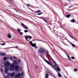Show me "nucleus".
<instances>
[{"instance_id":"nucleus-8","label":"nucleus","mask_w":78,"mask_h":78,"mask_svg":"<svg viewBox=\"0 0 78 78\" xmlns=\"http://www.w3.org/2000/svg\"><path fill=\"white\" fill-rule=\"evenodd\" d=\"M10 65V63L8 61H6L4 62V65L5 66H9Z\"/></svg>"},{"instance_id":"nucleus-17","label":"nucleus","mask_w":78,"mask_h":78,"mask_svg":"<svg viewBox=\"0 0 78 78\" xmlns=\"http://www.w3.org/2000/svg\"><path fill=\"white\" fill-rule=\"evenodd\" d=\"M71 22H75V20L74 19L72 20L71 21Z\"/></svg>"},{"instance_id":"nucleus-3","label":"nucleus","mask_w":78,"mask_h":78,"mask_svg":"<svg viewBox=\"0 0 78 78\" xmlns=\"http://www.w3.org/2000/svg\"><path fill=\"white\" fill-rule=\"evenodd\" d=\"M25 38V39L26 41H30V40L32 38V37L31 36H24Z\"/></svg>"},{"instance_id":"nucleus-22","label":"nucleus","mask_w":78,"mask_h":78,"mask_svg":"<svg viewBox=\"0 0 78 78\" xmlns=\"http://www.w3.org/2000/svg\"><path fill=\"white\" fill-rule=\"evenodd\" d=\"M41 10H39L38 11L35 12V13H37V12H41Z\"/></svg>"},{"instance_id":"nucleus-49","label":"nucleus","mask_w":78,"mask_h":78,"mask_svg":"<svg viewBox=\"0 0 78 78\" xmlns=\"http://www.w3.org/2000/svg\"><path fill=\"white\" fill-rule=\"evenodd\" d=\"M36 69H37V68L36 67Z\"/></svg>"},{"instance_id":"nucleus-28","label":"nucleus","mask_w":78,"mask_h":78,"mask_svg":"<svg viewBox=\"0 0 78 78\" xmlns=\"http://www.w3.org/2000/svg\"><path fill=\"white\" fill-rule=\"evenodd\" d=\"M5 78H10V77L9 76H7L5 77Z\"/></svg>"},{"instance_id":"nucleus-23","label":"nucleus","mask_w":78,"mask_h":78,"mask_svg":"<svg viewBox=\"0 0 78 78\" xmlns=\"http://www.w3.org/2000/svg\"><path fill=\"white\" fill-rule=\"evenodd\" d=\"M42 19V20H43L45 22L47 23H48V22H47V21H46V20H45L43 19Z\"/></svg>"},{"instance_id":"nucleus-34","label":"nucleus","mask_w":78,"mask_h":78,"mask_svg":"<svg viewBox=\"0 0 78 78\" xmlns=\"http://www.w3.org/2000/svg\"><path fill=\"white\" fill-rule=\"evenodd\" d=\"M27 6H29V7L31 6V5H30L28 4H27Z\"/></svg>"},{"instance_id":"nucleus-38","label":"nucleus","mask_w":78,"mask_h":78,"mask_svg":"<svg viewBox=\"0 0 78 78\" xmlns=\"http://www.w3.org/2000/svg\"><path fill=\"white\" fill-rule=\"evenodd\" d=\"M10 60H12V58L10 57Z\"/></svg>"},{"instance_id":"nucleus-32","label":"nucleus","mask_w":78,"mask_h":78,"mask_svg":"<svg viewBox=\"0 0 78 78\" xmlns=\"http://www.w3.org/2000/svg\"><path fill=\"white\" fill-rule=\"evenodd\" d=\"M42 13H43V12H42V13H38V15H41L42 14Z\"/></svg>"},{"instance_id":"nucleus-42","label":"nucleus","mask_w":78,"mask_h":78,"mask_svg":"<svg viewBox=\"0 0 78 78\" xmlns=\"http://www.w3.org/2000/svg\"><path fill=\"white\" fill-rule=\"evenodd\" d=\"M18 78H22V77H18Z\"/></svg>"},{"instance_id":"nucleus-11","label":"nucleus","mask_w":78,"mask_h":78,"mask_svg":"<svg viewBox=\"0 0 78 78\" xmlns=\"http://www.w3.org/2000/svg\"><path fill=\"white\" fill-rule=\"evenodd\" d=\"M21 23L23 27H25V29H28V27L26 26L25 25H24V24H23L22 23Z\"/></svg>"},{"instance_id":"nucleus-4","label":"nucleus","mask_w":78,"mask_h":78,"mask_svg":"<svg viewBox=\"0 0 78 78\" xmlns=\"http://www.w3.org/2000/svg\"><path fill=\"white\" fill-rule=\"evenodd\" d=\"M14 66L13 64H10V66H9V70H12L14 69Z\"/></svg>"},{"instance_id":"nucleus-48","label":"nucleus","mask_w":78,"mask_h":78,"mask_svg":"<svg viewBox=\"0 0 78 78\" xmlns=\"http://www.w3.org/2000/svg\"><path fill=\"white\" fill-rule=\"evenodd\" d=\"M69 59H70V60H71V58H69Z\"/></svg>"},{"instance_id":"nucleus-50","label":"nucleus","mask_w":78,"mask_h":78,"mask_svg":"<svg viewBox=\"0 0 78 78\" xmlns=\"http://www.w3.org/2000/svg\"><path fill=\"white\" fill-rule=\"evenodd\" d=\"M10 0L11 1H12V0Z\"/></svg>"},{"instance_id":"nucleus-24","label":"nucleus","mask_w":78,"mask_h":78,"mask_svg":"<svg viewBox=\"0 0 78 78\" xmlns=\"http://www.w3.org/2000/svg\"><path fill=\"white\" fill-rule=\"evenodd\" d=\"M24 33H27V32H28V31L27 30H25L24 31Z\"/></svg>"},{"instance_id":"nucleus-5","label":"nucleus","mask_w":78,"mask_h":78,"mask_svg":"<svg viewBox=\"0 0 78 78\" xmlns=\"http://www.w3.org/2000/svg\"><path fill=\"white\" fill-rule=\"evenodd\" d=\"M22 69V67H19L18 66H15V70L16 71H18L19 70V69H20V70H21V69Z\"/></svg>"},{"instance_id":"nucleus-2","label":"nucleus","mask_w":78,"mask_h":78,"mask_svg":"<svg viewBox=\"0 0 78 78\" xmlns=\"http://www.w3.org/2000/svg\"><path fill=\"white\" fill-rule=\"evenodd\" d=\"M51 64L52 67H57V65L56 62L52 58V62Z\"/></svg>"},{"instance_id":"nucleus-14","label":"nucleus","mask_w":78,"mask_h":78,"mask_svg":"<svg viewBox=\"0 0 78 78\" xmlns=\"http://www.w3.org/2000/svg\"><path fill=\"white\" fill-rule=\"evenodd\" d=\"M7 36L9 38H11V35H10V34H8Z\"/></svg>"},{"instance_id":"nucleus-40","label":"nucleus","mask_w":78,"mask_h":78,"mask_svg":"<svg viewBox=\"0 0 78 78\" xmlns=\"http://www.w3.org/2000/svg\"><path fill=\"white\" fill-rule=\"evenodd\" d=\"M48 20V19L47 18V20H46V21H47V20Z\"/></svg>"},{"instance_id":"nucleus-47","label":"nucleus","mask_w":78,"mask_h":78,"mask_svg":"<svg viewBox=\"0 0 78 78\" xmlns=\"http://www.w3.org/2000/svg\"><path fill=\"white\" fill-rule=\"evenodd\" d=\"M38 18H39L40 19H41V18L39 17H38Z\"/></svg>"},{"instance_id":"nucleus-44","label":"nucleus","mask_w":78,"mask_h":78,"mask_svg":"<svg viewBox=\"0 0 78 78\" xmlns=\"http://www.w3.org/2000/svg\"><path fill=\"white\" fill-rule=\"evenodd\" d=\"M69 36H70V37H72V36H71V35H69Z\"/></svg>"},{"instance_id":"nucleus-29","label":"nucleus","mask_w":78,"mask_h":78,"mask_svg":"<svg viewBox=\"0 0 78 78\" xmlns=\"http://www.w3.org/2000/svg\"><path fill=\"white\" fill-rule=\"evenodd\" d=\"M4 61H6V57H5L4 58Z\"/></svg>"},{"instance_id":"nucleus-19","label":"nucleus","mask_w":78,"mask_h":78,"mask_svg":"<svg viewBox=\"0 0 78 78\" xmlns=\"http://www.w3.org/2000/svg\"><path fill=\"white\" fill-rule=\"evenodd\" d=\"M8 70V67H6L5 69V72H7Z\"/></svg>"},{"instance_id":"nucleus-41","label":"nucleus","mask_w":78,"mask_h":78,"mask_svg":"<svg viewBox=\"0 0 78 78\" xmlns=\"http://www.w3.org/2000/svg\"><path fill=\"white\" fill-rule=\"evenodd\" d=\"M18 61L19 62H20V60H19Z\"/></svg>"},{"instance_id":"nucleus-12","label":"nucleus","mask_w":78,"mask_h":78,"mask_svg":"<svg viewBox=\"0 0 78 78\" xmlns=\"http://www.w3.org/2000/svg\"><path fill=\"white\" fill-rule=\"evenodd\" d=\"M17 64H18V63L17 61L16 60H14L13 61V64H14L15 66L16 65H17Z\"/></svg>"},{"instance_id":"nucleus-45","label":"nucleus","mask_w":78,"mask_h":78,"mask_svg":"<svg viewBox=\"0 0 78 78\" xmlns=\"http://www.w3.org/2000/svg\"><path fill=\"white\" fill-rule=\"evenodd\" d=\"M72 6H70V8L71 7H72Z\"/></svg>"},{"instance_id":"nucleus-37","label":"nucleus","mask_w":78,"mask_h":78,"mask_svg":"<svg viewBox=\"0 0 78 78\" xmlns=\"http://www.w3.org/2000/svg\"><path fill=\"white\" fill-rule=\"evenodd\" d=\"M69 42H70V44H71V45H72V44H73L72 43V42H70V41H69Z\"/></svg>"},{"instance_id":"nucleus-39","label":"nucleus","mask_w":78,"mask_h":78,"mask_svg":"<svg viewBox=\"0 0 78 78\" xmlns=\"http://www.w3.org/2000/svg\"><path fill=\"white\" fill-rule=\"evenodd\" d=\"M13 58H14V59H16V57H13Z\"/></svg>"},{"instance_id":"nucleus-46","label":"nucleus","mask_w":78,"mask_h":78,"mask_svg":"<svg viewBox=\"0 0 78 78\" xmlns=\"http://www.w3.org/2000/svg\"><path fill=\"white\" fill-rule=\"evenodd\" d=\"M68 57L69 58H69H70V57Z\"/></svg>"},{"instance_id":"nucleus-9","label":"nucleus","mask_w":78,"mask_h":78,"mask_svg":"<svg viewBox=\"0 0 78 78\" xmlns=\"http://www.w3.org/2000/svg\"><path fill=\"white\" fill-rule=\"evenodd\" d=\"M9 75L11 76L12 78L15 75V73L13 72L12 73H10Z\"/></svg>"},{"instance_id":"nucleus-27","label":"nucleus","mask_w":78,"mask_h":78,"mask_svg":"<svg viewBox=\"0 0 78 78\" xmlns=\"http://www.w3.org/2000/svg\"><path fill=\"white\" fill-rule=\"evenodd\" d=\"M0 44L2 45H6V44L3 43H2L1 44Z\"/></svg>"},{"instance_id":"nucleus-16","label":"nucleus","mask_w":78,"mask_h":78,"mask_svg":"<svg viewBox=\"0 0 78 78\" xmlns=\"http://www.w3.org/2000/svg\"><path fill=\"white\" fill-rule=\"evenodd\" d=\"M17 48V49L19 48L17 46L11 47L9 48Z\"/></svg>"},{"instance_id":"nucleus-36","label":"nucleus","mask_w":78,"mask_h":78,"mask_svg":"<svg viewBox=\"0 0 78 78\" xmlns=\"http://www.w3.org/2000/svg\"><path fill=\"white\" fill-rule=\"evenodd\" d=\"M37 46L35 47V49H37Z\"/></svg>"},{"instance_id":"nucleus-35","label":"nucleus","mask_w":78,"mask_h":78,"mask_svg":"<svg viewBox=\"0 0 78 78\" xmlns=\"http://www.w3.org/2000/svg\"><path fill=\"white\" fill-rule=\"evenodd\" d=\"M22 34H23V33H22V32H20V34L21 35H22Z\"/></svg>"},{"instance_id":"nucleus-18","label":"nucleus","mask_w":78,"mask_h":78,"mask_svg":"<svg viewBox=\"0 0 78 78\" xmlns=\"http://www.w3.org/2000/svg\"><path fill=\"white\" fill-rule=\"evenodd\" d=\"M58 77H61V75L59 73H58Z\"/></svg>"},{"instance_id":"nucleus-43","label":"nucleus","mask_w":78,"mask_h":78,"mask_svg":"<svg viewBox=\"0 0 78 78\" xmlns=\"http://www.w3.org/2000/svg\"><path fill=\"white\" fill-rule=\"evenodd\" d=\"M71 37V38H72L73 39H74V38H73V37Z\"/></svg>"},{"instance_id":"nucleus-31","label":"nucleus","mask_w":78,"mask_h":78,"mask_svg":"<svg viewBox=\"0 0 78 78\" xmlns=\"http://www.w3.org/2000/svg\"><path fill=\"white\" fill-rule=\"evenodd\" d=\"M72 47H75V45L73 44H72Z\"/></svg>"},{"instance_id":"nucleus-33","label":"nucleus","mask_w":78,"mask_h":78,"mask_svg":"<svg viewBox=\"0 0 78 78\" xmlns=\"http://www.w3.org/2000/svg\"><path fill=\"white\" fill-rule=\"evenodd\" d=\"M74 71H75V72H76V71H77V69H74Z\"/></svg>"},{"instance_id":"nucleus-15","label":"nucleus","mask_w":78,"mask_h":78,"mask_svg":"<svg viewBox=\"0 0 78 78\" xmlns=\"http://www.w3.org/2000/svg\"><path fill=\"white\" fill-rule=\"evenodd\" d=\"M46 53L47 54V55H48V56H50V55H49V52L48 50H46Z\"/></svg>"},{"instance_id":"nucleus-10","label":"nucleus","mask_w":78,"mask_h":78,"mask_svg":"<svg viewBox=\"0 0 78 78\" xmlns=\"http://www.w3.org/2000/svg\"><path fill=\"white\" fill-rule=\"evenodd\" d=\"M0 55L1 56H3L5 55H6V54L5 53H3L2 52H0Z\"/></svg>"},{"instance_id":"nucleus-7","label":"nucleus","mask_w":78,"mask_h":78,"mask_svg":"<svg viewBox=\"0 0 78 78\" xmlns=\"http://www.w3.org/2000/svg\"><path fill=\"white\" fill-rule=\"evenodd\" d=\"M23 72H22V73L18 74V75H16L14 77L15 78H17V77L19 76H23Z\"/></svg>"},{"instance_id":"nucleus-20","label":"nucleus","mask_w":78,"mask_h":78,"mask_svg":"<svg viewBox=\"0 0 78 78\" xmlns=\"http://www.w3.org/2000/svg\"><path fill=\"white\" fill-rule=\"evenodd\" d=\"M56 70H59V71H60V70H61V69H60V68H59V67H57L56 69Z\"/></svg>"},{"instance_id":"nucleus-51","label":"nucleus","mask_w":78,"mask_h":78,"mask_svg":"<svg viewBox=\"0 0 78 78\" xmlns=\"http://www.w3.org/2000/svg\"><path fill=\"white\" fill-rule=\"evenodd\" d=\"M54 77H55V76H53Z\"/></svg>"},{"instance_id":"nucleus-26","label":"nucleus","mask_w":78,"mask_h":78,"mask_svg":"<svg viewBox=\"0 0 78 78\" xmlns=\"http://www.w3.org/2000/svg\"><path fill=\"white\" fill-rule=\"evenodd\" d=\"M17 30L19 32H20V31H21L20 29H17Z\"/></svg>"},{"instance_id":"nucleus-6","label":"nucleus","mask_w":78,"mask_h":78,"mask_svg":"<svg viewBox=\"0 0 78 78\" xmlns=\"http://www.w3.org/2000/svg\"><path fill=\"white\" fill-rule=\"evenodd\" d=\"M29 42L30 45H31V46H32V47H35L36 46V44L34 43H32V41H29Z\"/></svg>"},{"instance_id":"nucleus-30","label":"nucleus","mask_w":78,"mask_h":78,"mask_svg":"<svg viewBox=\"0 0 78 78\" xmlns=\"http://www.w3.org/2000/svg\"><path fill=\"white\" fill-rule=\"evenodd\" d=\"M71 58H72V59H75V57H73V56H72L71 57Z\"/></svg>"},{"instance_id":"nucleus-25","label":"nucleus","mask_w":78,"mask_h":78,"mask_svg":"<svg viewBox=\"0 0 78 78\" xmlns=\"http://www.w3.org/2000/svg\"><path fill=\"white\" fill-rule=\"evenodd\" d=\"M48 74H46L45 78H48Z\"/></svg>"},{"instance_id":"nucleus-13","label":"nucleus","mask_w":78,"mask_h":78,"mask_svg":"<svg viewBox=\"0 0 78 78\" xmlns=\"http://www.w3.org/2000/svg\"><path fill=\"white\" fill-rule=\"evenodd\" d=\"M44 61H45V62H47V63L49 65H50V66H51V65H50V63L48 61L45 59H44Z\"/></svg>"},{"instance_id":"nucleus-21","label":"nucleus","mask_w":78,"mask_h":78,"mask_svg":"<svg viewBox=\"0 0 78 78\" xmlns=\"http://www.w3.org/2000/svg\"><path fill=\"white\" fill-rule=\"evenodd\" d=\"M70 16V15H67L66 16V17H67V18H69V17Z\"/></svg>"},{"instance_id":"nucleus-52","label":"nucleus","mask_w":78,"mask_h":78,"mask_svg":"<svg viewBox=\"0 0 78 78\" xmlns=\"http://www.w3.org/2000/svg\"><path fill=\"white\" fill-rule=\"evenodd\" d=\"M45 19H47V18H45Z\"/></svg>"},{"instance_id":"nucleus-53","label":"nucleus","mask_w":78,"mask_h":78,"mask_svg":"<svg viewBox=\"0 0 78 78\" xmlns=\"http://www.w3.org/2000/svg\"><path fill=\"white\" fill-rule=\"evenodd\" d=\"M65 78H67V77H65Z\"/></svg>"},{"instance_id":"nucleus-1","label":"nucleus","mask_w":78,"mask_h":78,"mask_svg":"<svg viewBox=\"0 0 78 78\" xmlns=\"http://www.w3.org/2000/svg\"><path fill=\"white\" fill-rule=\"evenodd\" d=\"M38 52L41 53H44L45 51V49L43 48H40L38 50Z\"/></svg>"}]
</instances>
